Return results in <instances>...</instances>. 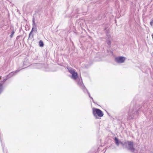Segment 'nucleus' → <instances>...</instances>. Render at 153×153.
Wrapping results in <instances>:
<instances>
[{
  "label": "nucleus",
  "mask_w": 153,
  "mask_h": 153,
  "mask_svg": "<svg viewBox=\"0 0 153 153\" xmlns=\"http://www.w3.org/2000/svg\"><path fill=\"white\" fill-rule=\"evenodd\" d=\"M37 65H40V64H37Z\"/></svg>",
  "instance_id": "nucleus-18"
},
{
  "label": "nucleus",
  "mask_w": 153,
  "mask_h": 153,
  "mask_svg": "<svg viewBox=\"0 0 153 153\" xmlns=\"http://www.w3.org/2000/svg\"><path fill=\"white\" fill-rule=\"evenodd\" d=\"M112 38L109 35L107 34V40H112Z\"/></svg>",
  "instance_id": "nucleus-12"
},
{
  "label": "nucleus",
  "mask_w": 153,
  "mask_h": 153,
  "mask_svg": "<svg viewBox=\"0 0 153 153\" xmlns=\"http://www.w3.org/2000/svg\"><path fill=\"white\" fill-rule=\"evenodd\" d=\"M8 79V78L6 77L4 79L3 81H1L0 83V94L2 92L3 90V85L4 82H5Z\"/></svg>",
  "instance_id": "nucleus-7"
},
{
  "label": "nucleus",
  "mask_w": 153,
  "mask_h": 153,
  "mask_svg": "<svg viewBox=\"0 0 153 153\" xmlns=\"http://www.w3.org/2000/svg\"><path fill=\"white\" fill-rule=\"evenodd\" d=\"M32 22L33 27L31 32L29 34V36L33 31L35 30L36 31H37V26L35 22V19L34 18L33 19Z\"/></svg>",
  "instance_id": "nucleus-6"
},
{
  "label": "nucleus",
  "mask_w": 153,
  "mask_h": 153,
  "mask_svg": "<svg viewBox=\"0 0 153 153\" xmlns=\"http://www.w3.org/2000/svg\"><path fill=\"white\" fill-rule=\"evenodd\" d=\"M2 148H3V144H2ZM3 151L4 152V149H3Z\"/></svg>",
  "instance_id": "nucleus-17"
},
{
  "label": "nucleus",
  "mask_w": 153,
  "mask_h": 153,
  "mask_svg": "<svg viewBox=\"0 0 153 153\" xmlns=\"http://www.w3.org/2000/svg\"><path fill=\"white\" fill-rule=\"evenodd\" d=\"M120 143L124 147H125L126 144V141L124 142L120 141Z\"/></svg>",
  "instance_id": "nucleus-13"
},
{
  "label": "nucleus",
  "mask_w": 153,
  "mask_h": 153,
  "mask_svg": "<svg viewBox=\"0 0 153 153\" xmlns=\"http://www.w3.org/2000/svg\"><path fill=\"white\" fill-rule=\"evenodd\" d=\"M114 141L115 142V143L116 145L117 146H118L120 143V141H119L118 139L116 137H115L114 138Z\"/></svg>",
  "instance_id": "nucleus-10"
},
{
  "label": "nucleus",
  "mask_w": 153,
  "mask_h": 153,
  "mask_svg": "<svg viewBox=\"0 0 153 153\" xmlns=\"http://www.w3.org/2000/svg\"><path fill=\"white\" fill-rule=\"evenodd\" d=\"M126 145L125 148L127 149L130 150L132 152H134L135 150V148L133 146V143L131 141H126Z\"/></svg>",
  "instance_id": "nucleus-4"
},
{
  "label": "nucleus",
  "mask_w": 153,
  "mask_h": 153,
  "mask_svg": "<svg viewBox=\"0 0 153 153\" xmlns=\"http://www.w3.org/2000/svg\"><path fill=\"white\" fill-rule=\"evenodd\" d=\"M93 114L94 116L97 118V116L102 117L103 115L102 111L98 108H94L93 109Z\"/></svg>",
  "instance_id": "nucleus-3"
},
{
  "label": "nucleus",
  "mask_w": 153,
  "mask_h": 153,
  "mask_svg": "<svg viewBox=\"0 0 153 153\" xmlns=\"http://www.w3.org/2000/svg\"><path fill=\"white\" fill-rule=\"evenodd\" d=\"M67 68L69 72L71 74V78L76 81L77 84L83 91L84 93L87 92L89 97L92 99V102L94 103L95 102L94 99L91 96L90 93L88 92V90L84 85L82 79L81 77H78V74L76 71L75 70L70 67H67Z\"/></svg>",
  "instance_id": "nucleus-1"
},
{
  "label": "nucleus",
  "mask_w": 153,
  "mask_h": 153,
  "mask_svg": "<svg viewBox=\"0 0 153 153\" xmlns=\"http://www.w3.org/2000/svg\"><path fill=\"white\" fill-rule=\"evenodd\" d=\"M19 70H17L15 71L11 72L8 75L6 76L7 77L8 79L11 78L14 75L16 74L19 71Z\"/></svg>",
  "instance_id": "nucleus-9"
},
{
  "label": "nucleus",
  "mask_w": 153,
  "mask_h": 153,
  "mask_svg": "<svg viewBox=\"0 0 153 153\" xmlns=\"http://www.w3.org/2000/svg\"><path fill=\"white\" fill-rule=\"evenodd\" d=\"M111 40H107V44L109 46H110L111 44Z\"/></svg>",
  "instance_id": "nucleus-14"
},
{
  "label": "nucleus",
  "mask_w": 153,
  "mask_h": 153,
  "mask_svg": "<svg viewBox=\"0 0 153 153\" xmlns=\"http://www.w3.org/2000/svg\"><path fill=\"white\" fill-rule=\"evenodd\" d=\"M14 33V32L13 31V32L11 34V35H10V37H12L13 36V35Z\"/></svg>",
  "instance_id": "nucleus-16"
},
{
  "label": "nucleus",
  "mask_w": 153,
  "mask_h": 153,
  "mask_svg": "<svg viewBox=\"0 0 153 153\" xmlns=\"http://www.w3.org/2000/svg\"><path fill=\"white\" fill-rule=\"evenodd\" d=\"M126 60V58L124 57L120 56L116 57L115 58V62L118 63H124Z\"/></svg>",
  "instance_id": "nucleus-5"
},
{
  "label": "nucleus",
  "mask_w": 153,
  "mask_h": 153,
  "mask_svg": "<svg viewBox=\"0 0 153 153\" xmlns=\"http://www.w3.org/2000/svg\"><path fill=\"white\" fill-rule=\"evenodd\" d=\"M139 108L137 109L136 106H134L133 107L131 108L129 110L128 113V116L126 115V110L124 109L121 111L119 114V116L117 119L119 120H121L123 119H125L126 118L129 119H134L137 117L138 115V112Z\"/></svg>",
  "instance_id": "nucleus-2"
},
{
  "label": "nucleus",
  "mask_w": 153,
  "mask_h": 153,
  "mask_svg": "<svg viewBox=\"0 0 153 153\" xmlns=\"http://www.w3.org/2000/svg\"><path fill=\"white\" fill-rule=\"evenodd\" d=\"M153 24V18L152 19L150 22V25L151 26H152Z\"/></svg>",
  "instance_id": "nucleus-15"
},
{
  "label": "nucleus",
  "mask_w": 153,
  "mask_h": 153,
  "mask_svg": "<svg viewBox=\"0 0 153 153\" xmlns=\"http://www.w3.org/2000/svg\"><path fill=\"white\" fill-rule=\"evenodd\" d=\"M23 64V68H26L27 66H29L30 65V63L28 59H27V58H25V59Z\"/></svg>",
  "instance_id": "nucleus-8"
},
{
  "label": "nucleus",
  "mask_w": 153,
  "mask_h": 153,
  "mask_svg": "<svg viewBox=\"0 0 153 153\" xmlns=\"http://www.w3.org/2000/svg\"><path fill=\"white\" fill-rule=\"evenodd\" d=\"M39 45L41 47H43L44 46V44L43 42L42 41L40 40L39 42Z\"/></svg>",
  "instance_id": "nucleus-11"
}]
</instances>
